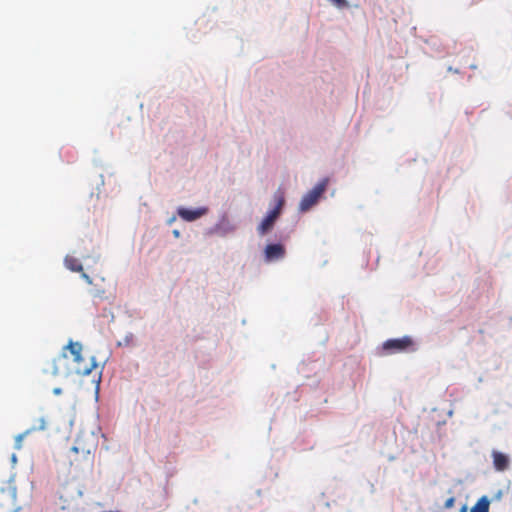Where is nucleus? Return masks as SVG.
<instances>
[{
  "label": "nucleus",
  "mask_w": 512,
  "mask_h": 512,
  "mask_svg": "<svg viewBox=\"0 0 512 512\" xmlns=\"http://www.w3.org/2000/svg\"><path fill=\"white\" fill-rule=\"evenodd\" d=\"M64 349L69 350L73 356V360L75 362L74 371L76 374L87 376L97 367L94 357L90 358L89 363H84V358L82 356L83 347L81 343L69 341Z\"/></svg>",
  "instance_id": "1"
},
{
  "label": "nucleus",
  "mask_w": 512,
  "mask_h": 512,
  "mask_svg": "<svg viewBox=\"0 0 512 512\" xmlns=\"http://www.w3.org/2000/svg\"><path fill=\"white\" fill-rule=\"evenodd\" d=\"M97 439L92 433H81L75 441L72 448L76 454H81L83 458L92 459L93 454L97 449Z\"/></svg>",
  "instance_id": "2"
},
{
  "label": "nucleus",
  "mask_w": 512,
  "mask_h": 512,
  "mask_svg": "<svg viewBox=\"0 0 512 512\" xmlns=\"http://www.w3.org/2000/svg\"><path fill=\"white\" fill-rule=\"evenodd\" d=\"M328 184H329V178H323L320 182H318L314 186V188L312 190H310L308 193H306L300 201L299 211L307 212L314 205H316L317 202L319 201L320 197L326 191Z\"/></svg>",
  "instance_id": "3"
},
{
  "label": "nucleus",
  "mask_w": 512,
  "mask_h": 512,
  "mask_svg": "<svg viewBox=\"0 0 512 512\" xmlns=\"http://www.w3.org/2000/svg\"><path fill=\"white\" fill-rule=\"evenodd\" d=\"M383 349L389 354L413 351L414 342L410 336L389 339L384 342Z\"/></svg>",
  "instance_id": "4"
},
{
  "label": "nucleus",
  "mask_w": 512,
  "mask_h": 512,
  "mask_svg": "<svg viewBox=\"0 0 512 512\" xmlns=\"http://www.w3.org/2000/svg\"><path fill=\"white\" fill-rule=\"evenodd\" d=\"M284 205V197L280 195L277 199L276 206L267 214L258 226V232L260 235H265L269 230L272 229L276 219L279 217Z\"/></svg>",
  "instance_id": "5"
},
{
  "label": "nucleus",
  "mask_w": 512,
  "mask_h": 512,
  "mask_svg": "<svg viewBox=\"0 0 512 512\" xmlns=\"http://www.w3.org/2000/svg\"><path fill=\"white\" fill-rule=\"evenodd\" d=\"M43 372L50 376H58L61 373H69L67 368V356L65 352H62L57 357L47 362Z\"/></svg>",
  "instance_id": "6"
},
{
  "label": "nucleus",
  "mask_w": 512,
  "mask_h": 512,
  "mask_svg": "<svg viewBox=\"0 0 512 512\" xmlns=\"http://www.w3.org/2000/svg\"><path fill=\"white\" fill-rule=\"evenodd\" d=\"M207 212H208V208H206V207H199L194 210L180 207L177 210V214L179 215V217L188 222L195 221V220L199 219L200 217L206 215Z\"/></svg>",
  "instance_id": "7"
},
{
  "label": "nucleus",
  "mask_w": 512,
  "mask_h": 512,
  "mask_svg": "<svg viewBox=\"0 0 512 512\" xmlns=\"http://www.w3.org/2000/svg\"><path fill=\"white\" fill-rule=\"evenodd\" d=\"M264 256L267 262L282 259L285 256V248L282 244H269L264 250Z\"/></svg>",
  "instance_id": "8"
},
{
  "label": "nucleus",
  "mask_w": 512,
  "mask_h": 512,
  "mask_svg": "<svg viewBox=\"0 0 512 512\" xmlns=\"http://www.w3.org/2000/svg\"><path fill=\"white\" fill-rule=\"evenodd\" d=\"M492 458H493V466L496 471L502 472L509 468L510 459H509L508 455H506L500 451L493 450Z\"/></svg>",
  "instance_id": "9"
},
{
  "label": "nucleus",
  "mask_w": 512,
  "mask_h": 512,
  "mask_svg": "<svg viewBox=\"0 0 512 512\" xmlns=\"http://www.w3.org/2000/svg\"><path fill=\"white\" fill-rule=\"evenodd\" d=\"M65 266L67 267V269L73 271V272H82L83 270V267L81 265V263L79 262V260L73 256H66L65 257Z\"/></svg>",
  "instance_id": "10"
},
{
  "label": "nucleus",
  "mask_w": 512,
  "mask_h": 512,
  "mask_svg": "<svg viewBox=\"0 0 512 512\" xmlns=\"http://www.w3.org/2000/svg\"><path fill=\"white\" fill-rule=\"evenodd\" d=\"M490 502L486 496L481 497L471 508V512H489Z\"/></svg>",
  "instance_id": "11"
},
{
  "label": "nucleus",
  "mask_w": 512,
  "mask_h": 512,
  "mask_svg": "<svg viewBox=\"0 0 512 512\" xmlns=\"http://www.w3.org/2000/svg\"><path fill=\"white\" fill-rule=\"evenodd\" d=\"M334 6L337 8H345L348 6V2L346 0H329Z\"/></svg>",
  "instance_id": "12"
},
{
  "label": "nucleus",
  "mask_w": 512,
  "mask_h": 512,
  "mask_svg": "<svg viewBox=\"0 0 512 512\" xmlns=\"http://www.w3.org/2000/svg\"><path fill=\"white\" fill-rule=\"evenodd\" d=\"M454 504H455V498L449 497L444 503V508L450 509L454 506Z\"/></svg>",
  "instance_id": "13"
},
{
  "label": "nucleus",
  "mask_w": 512,
  "mask_h": 512,
  "mask_svg": "<svg viewBox=\"0 0 512 512\" xmlns=\"http://www.w3.org/2000/svg\"><path fill=\"white\" fill-rule=\"evenodd\" d=\"M81 277L88 283V284H92V279L90 278V276L88 274H86L85 272H81Z\"/></svg>",
  "instance_id": "14"
},
{
  "label": "nucleus",
  "mask_w": 512,
  "mask_h": 512,
  "mask_svg": "<svg viewBox=\"0 0 512 512\" xmlns=\"http://www.w3.org/2000/svg\"><path fill=\"white\" fill-rule=\"evenodd\" d=\"M53 393H54L55 395H60V394L62 393V390H61V388H54V389H53Z\"/></svg>",
  "instance_id": "15"
},
{
  "label": "nucleus",
  "mask_w": 512,
  "mask_h": 512,
  "mask_svg": "<svg viewBox=\"0 0 512 512\" xmlns=\"http://www.w3.org/2000/svg\"><path fill=\"white\" fill-rule=\"evenodd\" d=\"M22 438H23V436H22V435H19V436L17 437V447H18V448H20V446H21Z\"/></svg>",
  "instance_id": "16"
},
{
  "label": "nucleus",
  "mask_w": 512,
  "mask_h": 512,
  "mask_svg": "<svg viewBox=\"0 0 512 512\" xmlns=\"http://www.w3.org/2000/svg\"><path fill=\"white\" fill-rule=\"evenodd\" d=\"M468 508L466 505H463L459 512H467Z\"/></svg>",
  "instance_id": "17"
},
{
  "label": "nucleus",
  "mask_w": 512,
  "mask_h": 512,
  "mask_svg": "<svg viewBox=\"0 0 512 512\" xmlns=\"http://www.w3.org/2000/svg\"><path fill=\"white\" fill-rule=\"evenodd\" d=\"M173 233H174V235H175L176 237H178V236H179V232H178L177 230H175Z\"/></svg>",
  "instance_id": "18"
}]
</instances>
